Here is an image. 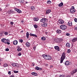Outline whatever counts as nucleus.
<instances>
[{
  "label": "nucleus",
  "instance_id": "f257e3e1",
  "mask_svg": "<svg viewBox=\"0 0 77 77\" xmlns=\"http://www.w3.org/2000/svg\"><path fill=\"white\" fill-rule=\"evenodd\" d=\"M65 59V52H63L61 57V60L60 63H62L63 62V60Z\"/></svg>",
  "mask_w": 77,
  "mask_h": 77
},
{
  "label": "nucleus",
  "instance_id": "f03ea898",
  "mask_svg": "<svg viewBox=\"0 0 77 77\" xmlns=\"http://www.w3.org/2000/svg\"><path fill=\"white\" fill-rule=\"evenodd\" d=\"M42 56L45 59H48V60H51V56H48L47 55L43 54L42 55Z\"/></svg>",
  "mask_w": 77,
  "mask_h": 77
},
{
  "label": "nucleus",
  "instance_id": "7ed1b4c3",
  "mask_svg": "<svg viewBox=\"0 0 77 77\" xmlns=\"http://www.w3.org/2000/svg\"><path fill=\"white\" fill-rule=\"evenodd\" d=\"M48 21V20L47 18H43L40 20V22L42 23H47Z\"/></svg>",
  "mask_w": 77,
  "mask_h": 77
},
{
  "label": "nucleus",
  "instance_id": "20e7f679",
  "mask_svg": "<svg viewBox=\"0 0 77 77\" xmlns=\"http://www.w3.org/2000/svg\"><path fill=\"white\" fill-rule=\"evenodd\" d=\"M66 26L65 25H62L60 26V28L62 30H66Z\"/></svg>",
  "mask_w": 77,
  "mask_h": 77
},
{
  "label": "nucleus",
  "instance_id": "39448f33",
  "mask_svg": "<svg viewBox=\"0 0 77 77\" xmlns=\"http://www.w3.org/2000/svg\"><path fill=\"white\" fill-rule=\"evenodd\" d=\"M70 12H71V13H74L75 12V10L74 8V7L72 6V8L70 9Z\"/></svg>",
  "mask_w": 77,
  "mask_h": 77
},
{
  "label": "nucleus",
  "instance_id": "423d86ee",
  "mask_svg": "<svg viewBox=\"0 0 77 77\" xmlns=\"http://www.w3.org/2000/svg\"><path fill=\"white\" fill-rule=\"evenodd\" d=\"M11 65L14 67H18V64L17 63H13L11 64Z\"/></svg>",
  "mask_w": 77,
  "mask_h": 77
},
{
  "label": "nucleus",
  "instance_id": "0eeeda50",
  "mask_svg": "<svg viewBox=\"0 0 77 77\" xmlns=\"http://www.w3.org/2000/svg\"><path fill=\"white\" fill-rule=\"evenodd\" d=\"M58 22L59 23V24H63V23H64V21H63V20L62 19H60L59 20Z\"/></svg>",
  "mask_w": 77,
  "mask_h": 77
},
{
  "label": "nucleus",
  "instance_id": "6e6552de",
  "mask_svg": "<svg viewBox=\"0 0 77 77\" xmlns=\"http://www.w3.org/2000/svg\"><path fill=\"white\" fill-rule=\"evenodd\" d=\"M51 12V10L48 9L46 11V14H49Z\"/></svg>",
  "mask_w": 77,
  "mask_h": 77
},
{
  "label": "nucleus",
  "instance_id": "1a4fd4ad",
  "mask_svg": "<svg viewBox=\"0 0 77 77\" xmlns=\"http://www.w3.org/2000/svg\"><path fill=\"white\" fill-rule=\"evenodd\" d=\"M54 48L57 51H60V49L59 48V47L58 46H55L54 47Z\"/></svg>",
  "mask_w": 77,
  "mask_h": 77
},
{
  "label": "nucleus",
  "instance_id": "9d476101",
  "mask_svg": "<svg viewBox=\"0 0 77 77\" xmlns=\"http://www.w3.org/2000/svg\"><path fill=\"white\" fill-rule=\"evenodd\" d=\"M65 65L68 66L70 64V63L68 61H66L65 62Z\"/></svg>",
  "mask_w": 77,
  "mask_h": 77
},
{
  "label": "nucleus",
  "instance_id": "9b49d317",
  "mask_svg": "<svg viewBox=\"0 0 77 77\" xmlns=\"http://www.w3.org/2000/svg\"><path fill=\"white\" fill-rule=\"evenodd\" d=\"M25 45L27 47H29L30 45V43H29V42H26Z\"/></svg>",
  "mask_w": 77,
  "mask_h": 77
},
{
  "label": "nucleus",
  "instance_id": "f8f14e48",
  "mask_svg": "<svg viewBox=\"0 0 77 77\" xmlns=\"http://www.w3.org/2000/svg\"><path fill=\"white\" fill-rule=\"evenodd\" d=\"M77 71V69H74L72 71V72L71 73L72 75L74 74H75L76 72Z\"/></svg>",
  "mask_w": 77,
  "mask_h": 77
},
{
  "label": "nucleus",
  "instance_id": "ddd939ff",
  "mask_svg": "<svg viewBox=\"0 0 77 77\" xmlns=\"http://www.w3.org/2000/svg\"><path fill=\"white\" fill-rule=\"evenodd\" d=\"M31 74L32 75H35V76H37V75H38V74L35 72H32L31 73Z\"/></svg>",
  "mask_w": 77,
  "mask_h": 77
},
{
  "label": "nucleus",
  "instance_id": "4468645a",
  "mask_svg": "<svg viewBox=\"0 0 77 77\" xmlns=\"http://www.w3.org/2000/svg\"><path fill=\"white\" fill-rule=\"evenodd\" d=\"M13 44L15 45H17L18 44V41L17 40H15L13 42Z\"/></svg>",
  "mask_w": 77,
  "mask_h": 77
},
{
  "label": "nucleus",
  "instance_id": "2eb2a0df",
  "mask_svg": "<svg viewBox=\"0 0 77 77\" xmlns=\"http://www.w3.org/2000/svg\"><path fill=\"white\" fill-rule=\"evenodd\" d=\"M56 32H57V33H58V34L61 33L62 32V31H61V30H60V29H57Z\"/></svg>",
  "mask_w": 77,
  "mask_h": 77
},
{
  "label": "nucleus",
  "instance_id": "dca6fc26",
  "mask_svg": "<svg viewBox=\"0 0 77 77\" xmlns=\"http://www.w3.org/2000/svg\"><path fill=\"white\" fill-rule=\"evenodd\" d=\"M1 41L3 42H4V43H5L6 41V39L5 38H2L1 39Z\"/></svg>",
  "mask_w": 77,
  "mask_h": 77
},
{
  "label": "nucleus",
  "instance_id": "f3484780",
  "mask_svg": "<svg viewBox=\"0 0 77 77\" xmlns=\"http://www.w3.org/2000/svg\"><path fill=\"white\" fill-rule=\"evenodd\" d=\"M77 41V38H74L72 40V42H75V41Z\"/></svg>",
  "mask_w": 77,
  "mask_h": 77
},
{
  "label": "nucleus",
  "instance_id": "a211bd4d",
  "mask_svg": "<svg viewBox=\"0 0 77 77\" xmlns=\"http://www.w3.org/2000/svg\"><path fill=\"white\" fill-rule=\"evenodd\" d=\"M47 23H43L42 24V26L43 27H47Z\"/></svg>",
  "mask_w": 77,
  "mask_h": 77
},
{
  "label": "nucleus",
  "instance_id": "6ab92c4d",
  "mask_svg": "<svg viewBox=\"0 0 77 77\" xmlns=\"http://www.w3.org/2000/svg\"><path fill=\"white\" fill-rule=\"evenodd\" d=\"M26 36L27 39L29 38V32H27L26 33Z\"/></svg>",
  "mask_w": 77,
  "mask_h": 77
},
{
  "label": "nucleus",
  "instance_id": "aec40b11",
  "mask_svg": "<svg viewBox=\"0 0 77 77\" xmlns=\"http://www.w3.org/2000/svg\"><path fill=\"white\" fill-rule=\"evenodd\" d=\"M68 25L69 26H72V22L69 21L67 23Z\"/></svg>",
  "mask_w": 77,
  "mask_h": 77
},
{
  "label": "nucleus",
  "instance_id": "412c9836",
  "mask_svg": "<svg viewBox=\"0 0 77 77\" xmlns=\"http://www.w3.org/2000/svg\"><path fill=\"white\" fill-rule=\"evenodd\" d=\"M66 47H70V44H69V43H67L66 44Z\"/></svg>",
  "mask_w": 77,
  "mask_h": 77
},
{
  "label": "nucleus",
  "instance_id": "4be33fe9",
  "mask_svg": "<svg viewBox=\"0 0 77 77\" xmlns=\"http://www.w3.org/2000/svg\"><path fill=\"white\" fill-rule=\"evenodd\" d=\"M31 9L32 11H34L35 9V7L32 6L31 7Z\"/></svg>",
  "mask_w": 77,
  "mask_h": 77
},
{
  "label": "nucleus",
  "instance_id": "5701e85b",
  "mask_svg": "<svg viewBox=\"0 0 77 77\" xmlns=\"http://www.w3.org/2000/svg\"><path fill=\"white\" fill-rule=\"evenodd\" d=\"M34 20L35 21H38L39 20V18L36 17H35L34 18Z\"/></svg>",
  "mask_w": 77,
  "mask_h": 77
},
{
  "label": "nucleus",
  "instance_id": "b1692460",
  "mask_svg": "<svg viewBox=\"0 0 77 77\" xmlns=\"http://www.w3.org/2000/svg\"><path fill=\"white\" fill-rule=\"evenodd\" d=\"M35 69H37V70H42V69L41 68H35Z\"/></svg>",
  "mask_w": 77,
  "mask_h": 77
},
{
  "label": "nucleus",
  "instance_id": "393cba45",
  "mask_svg": "<svg viewBox=\"0 0 77 77\" xmlns=\"http://www.w3.org/2000/svg\"><path fill=\"white\" fill-rule=\"evenodd\" d=\"M41 39L42 40V41H45L46 38L45 37H42L41 38Z\"/></svg>",
  "mask_w": 77,
  "mask_h": 77
},
{
  "label": "nucleus",
  "instance_id": "a878e982",
  "mask_svg": "<svg viewBox=\"0 0 77 77\" xmlns=\"http://www.w3.org/2000/svg\"><path fill=\"white\" fill-rule=\"evenodd\" d=\"M63 5V3L61 2L60 4H59V6H62Z\"/></svg>",
  "mask_w": 77,
  "mask_h": 77
},
{
  "label": "nucleus",
  "instance_id": "bb28decb",
  "mask_svg": "<svg viewBox=\"0 0 77 77\" xmlns=\"http://www.w3.org/2000/svg\"><path fill=\"white\" fill-rule=\"evenodd\" d=\"M47 3L48 4H51V2L50 0L47 1Z\"/></svg>",
  "mask_w": 77,
  "mask_h": 77
},
{
  "label": "nucleus",
  "instance_id": "cd10ccee",
  "mask_svg": "<svg viewBox=\"0 0 77 77\" xmlns=\"http://www.w3.org/2000/svg\"><path fill=\"white\" fill-rule=\"evenodd\" d=\"M17 12L18 13H19V14H20L21 13V12H22V11H21L20 10V9H18V10L17 11Z\"/></svg>",
  "mask_w": 77,
  "mask_h": 77
},
{
  "label": "nucleus",
  "instance_id": "c85d7f7f",
  "mask_svg": "<svg viewBox=\"0 0 77 77\" xmlns=\"http://www.w3.org/2000/svg\"><path fill=\"white\" fill-rule=\"evenodd\" d=\"M33 26L35 29H37L38 28V25L36 24H35L33 25Z\"/></svg>",
  "mask_w": 77,
  "mask_h": 77
},
{
  "label": "nucleus",
  "instance_id": "c756f323",
  "mask_svg": "<svg viewBox=\"0 0 77 77\" xmlns=\"http://www.w3.org/2000/svg\"><path fill=\"white\" fill-rule=\"evenodd\" d=\"M18 51H21L22 50V49L21 48H18L17 49Z\"/></svg>",
  "mask_w": 77,
  "mask_h": 77
},
{
  "label": "nucleus",
  "instance_id": "7c9ffc66",
  "mask_svg": "<svg viewBox=\"0 0 77 77\" xmlns=\"http://www.w3.org/2000/svg\"><path fill=\"white\" fill-rule=\"evenodd\" d=\"M13 12H14V11H12V10L9 11V13L10 14H13Z\"/></svg>",
  "mask_w": 77,
  "mask_h": 77
},
{
  "label": "nucleus",
  "instance_id": "2f4dec72",
  "mask_svg": "<svg viewBox=\"0 0 77 77\" xmlns=\"http://www.w3.org/2000/svg\"><path fill=\"white\" fill-rule=\"evenodd\" d=\"M14 9L15 11H17V12L18 9H19L17 8H15V7H14Z\"/></svg>",
  "mask_w": 77,
  "mask_h": 77
},
{
  "label": "nucleus",
  "instance_id": "473e14b6",
  "mask_svg": "<svg viewBox=\"0 0 77 77\" xmlns=\"http://www.w3.org/2000/svg\"><path fill=\"white\" fill-rule=\"evenodd\" d=\"M19 41L20 42L22 43V42H23V40L22 39H20L19 40Z\"/></svg>",
  "mask_w": 77,
  "mask_h": 77
},
{
  "label": "nucleus",
  "instance_id": "72a5a7b5",
  "mask_svg": "<svg viewBox=\"0 0 77 77\" xmlns=\"http://www.w3.org/2000/svg\"><path fill=\"white\" fill-rule=\"evenodd\" d=\"M67 53H71V50L70 49H68L67 51Z\"/></svg>",
  "mask_w": 77,
  "mask_h": 77
},
{
  "label": "nucleus",
  "instance_id": "f704fd0d",
  "mask_svg": "<svg viewBox=\"0 0 77 77\" xmlns=\"http://www.w3.org/2000/svg\"><path fill=\"white\" fill-rule=\"evenodd\" d=\"M5 35H8V32H5L4 33Z\"/></svg>",
  "mask_w": 77,
  "mask_h": 77
},
{
  "label": "nucleus",
  "instance_id": "c9c22d12",
  "mask_svg": "<svg viewBox=\"0 0 77 77\" xmlns=\"http://www.w3.org/2000/svg\"><path fill=\"white\" fill-rule=\"evenodd\" d=\"M59 41H60V42H61V41H63V38H60L59 39Z\"/></svg>",
  "mask_w": 77,
  "mask_h": 77
},
{
  "label": "nucleus",
  "instance_id": "e433bc0d",
  "mask_svg": "<svg viewBox=\"0 0 77 77\" xmlns=\"http://www.w3.org/2000/svg\"><path fill=\"white\" fill-rule=\"evenodd\" d=\"M3 66L4 67H6L8 66V64H5Z\"/></svg>",
  "mask_w": 77,
  "mask_h": 77
},
{
  "label": "nucleus",
  "instance_id": "4c0bfd02",
  "mask_svg": "<svg viewBox=\"0 0 77 77\" xmlns=\"http://www.w3.org/2000/svg\"><path fill=\"white\" fill-rule=\"evenodd\" d=\"M20 1L21 3H23L24 2V0H21Z\"/></svg>",
  "mask_w": 77,
  "mask_h": 77
},
{
  "label": "nucleus",
  "instance_id": "58836bf2",
  "mask_svg": "<svg viewBox=\"0 0 77 77\" xmlns=\"http://www.w3.org/2000/svg\"><path fill=\"white\" fill-rule=\"evenodd\" d=\"M65 77V75H60L59 77Z\"/></svg>",
  "mask_w": 77,
  "mask_h": 77
},
{
  "label": "nucleus",
  "instance_id": "ea45409f",
  "mask_svg": "<svg viewBox=\"0 0 77 77\" xmlns=\"http://www.w3.org/2000/svg\"><path fill=\"white\" fill-rule=\"evenodd\" d=\"M14 73H18V71H14Z\"/></svg>",
  "mask_w": 77,
  "mask_h": 77
},
{
  "label": "nucleus",
  "instance_id": "a19ab883",
  "mask_svg": "<svg viewBox=\"0 0 77 77\" xmlns=\"http://www.w3.org/2000/svg\"><path fill=\"white\" fill-rule=\"evenodd\" d=\"M33 34H32V33H30L29 34L30 36H33Z\"/></svg>",
  "mask_w": 77,
  "mask_h": 77
},
{
  "label": "nucleus",
  "instance_id": "79ce46f5",
  "mask_svg": "<svg viewBox=\"0 0 77 77\" xmlns=\"http://www.w3.org/2000/svg\"><path fill=\"white\" fill-rule=\"evenodd\" d=\"M6 42H10V40H9V39H6Z\"/></svg>",
  "mask_w": 77,
  "mask_h": 77
},
{
  "label": "nucleus",
  "instance_id": "37998d69",
  "mask_svg": "<svg viewBox=\"0 0 77 77\" xmlns=\"http://www.w3.org/2000/svg\"><path fill=\"white\" fill-rule=\"evenodd\" d=\"M5 51H9V49L8 48H7L5 49Z\"/></svg>",
  "mask_w": 77,
  "mask_h": 77
},
{
  "label": "nucleus",
  "instance_id": "c03bdc74",
  "mask_svg": "<svg viewBox=\"0 0 77 77\" xmlns=\"http://www.w3.org/2000/svg\"><path fill=\"white\" fill-rule=\"evenodd\" d=\"M8 73V74H9V75H11V72L10 71H9Z\"/></svg>",
  "mask_w": 77,
  "mask_h": 77
},
{
  "label": "nucleus",
  "instance_id": "a18cd8bd",
  "mask_svg": "<svg viewBox=\"0 0 77 77\" xmlns=\"http://www.w3.org/2000/svg\"><path fill=\"white\" fill-rule=\"evenodd\" d=\"M33 36H34V37H36V38L38 37V36H37L36 35L34 34L33 35Z\"/></svg>",
  "mask_w": 77,
  "mask_h": 77
},
{
  "label": "nucleus",
  "instance_id": "49530a36",
  "mask_svg": "<svg viewBox=\"0 0 77 77\" xmlns=\"http://www.w3.org/2000/svg\"><path fill=\"white\" fill-rule=\"evenodd\" d=\"M5 44H7L8 45H9L10 44V42H6Z\"/></svg>",
  "mask_w": 77,
  "mask_h": 77
},
{
  "label": "nucleus",
  "instance_id": "de8ad7c7",
  "mask_svg": "<svg viewBox=\"0 0 77 77\" xmlns=\"http://www.w3.org/2000/svg\"><path fill=\"white\" fill-rule=\"evenodd\" d=\"M18 56H21V53H19Z\"/></svg>",
  "mask_w": 77,
  "mask_h": 77
},
{
  "label": "nucleus",
  "instance_id": "09e8293b",
  "mask_svg": "<svg viewBox=\"0 0 77 77\" xmlns=\"http://www.w3.org/2000/svg\"><path fill=\"white\" fill-rule=\"evenodd\" d=\"M74 21L75 22H77V18H75L74 19Z\"/></svg>",
  "mask_w": 77,
  "mask_h": 77
},
{
  "label": "nucleus",
  "instance_id": "8fccbe9b",
  "mask_svg": "<svg viewBox=\"0 0 77 77\" xmlns=\"http://www.w3.org/2000/svg\"><path fill=\"white\" fill-rule=\"evenodd\" d=\"M13 24H14V23H13V22H10V24H11V25H13Z\"/></svg>",
  "mask_w": 77,
  "mask_h": 77
},
{
  "label": "nucleus",
  "instance_id": "3c124183",
  "mask_svg": "<svg viewBox=\"0 0 77 77\" xmlns=\"http://www.w3.org/2000/svg\"><path fill=\"white\" fill-rule=\"evenodd\" d=\"M66 35L67 36H69L70 35V34L69 33H67L66 34Z\"/></svg>",
  "mask_w": 77,
  "mask_h": 77
},
{
  "label": "nucleus",
  "instance_id": "603ef678",
  "mask_svg": "<svg viewBox=\"0 0 77 77\" xmlns=\"http://www.w3.org/2000/svg\"><path fill=\"white\" fill-rule=\"evenodd\" d=\"M32 66H35V63H32Z\"/></svg>",
  "mask_w": 77,
  "mask_h": 77
},
{
  "label": "nucleus",
  "instance_id": "864d4df0",
  "mask_svg": "<svg viewBox=\"0 0 77 77\" xmlns=\"http://www.w3.org/2000/svg\"><path fill=\"white\" fill-rule=\"evenodd\" d=\"M33 49L34 50H36V47L34 46V47H33Z\"/></svg>",
  "mask_w": 77,
  "mask_h": 77
},
{
  "label": "nucleus",
  "instance_id": "5fc2aeb1",
  "mask_svg": "<svg viewBox=\"0 0 77 77\" xmlns=\"http://www.w3.org/2000/svg\"><path fill=\"white\" fill-rule=\"evenodd\" d=\"M75 30H77V26H76L75 27Z\"/></svg>",
  "mask_w": 77,
  "mask_h": 77
},
{
  "label": "nucleus",
  "instance_id": "6e6d98bb",
  "mask_svg": "<svg viewBox=\"0 0 77 77\" xmlns=\"http://www.w3.org/2000/svg\"><path fill=\"white\" fill-rule=\"evenodd\" d=\"M10 77H15V76H14V75H11L10 76Z\"/></svg>",
  "mask_w": 77,
  "mask_h": 77
},
{
  "label": "nucleus",
  "instance_id": "4d7b16f0",
  "mask_svg": "<svg viewBox=\"0 0 77 77\" xmlns=\"http://www.w3.org/2000/svg\"><path fill=\"white\" fill-rule=\"evenodd\" d=\"M53 66L52 65H51L50 66V68H53Z\"/></svg>",
  "mask_w": 77,
  "mask_h": 77
},
{
  "label": "nucleus",
  "instance_id": "13d9d810",
  "mask_svg": "<svg viewBox=\"0 0 77 77\" xmlns=\"http://www.w3.org/2000/svg\"><path fill=\"white\" fill-rule=\"evenodd\" d=\"M46 66H48V64H46Z\"/></svg>",
  "mask_w": 77,
  "mask_h": 77
},
{
  "label": "nucleus",
  "instance_id": "bf43d9fd",
  "mask_svg": "<svg viewBox=\"0 0 77 77\" xmlns=\"http://www.w3.org/2000/svg\"><path fill=\"white\" fill-rule=\"evenodd\" d=\"M2 11V9H1V8H0V11Z\"/></svg>",
  "mask_w": 77,
  "mask_h": 77
},
{
  "label": "nucleus",
  "instance_id": "052dcab7",
  "mask_svg": "<svg viewBox=\"0 0 77 77\" xmlns=\"http://www.w3.org/2000/svg\"><path fill=\"white\" fill-rule=\"evenodd\" d=\"M35 68H38V66H36Z\"/></svg>",
  "mask_w": 77,
  "mask_h": 77
},
{
  "label": "nucleus",
  "instance_id": "680f3d73",
  "mask_svg": "<svg viewBox=\"0 0 77 77\" xmlns=\"http://www.w3.org/2000/svg\"><path fill=\"white\" fill-rule=\"evenodd\" d=\"M26 3H27V2H26Z\"/></svg>",
  "mask_w": 77,
  "mask_h": 77
},
{
  "label": "nucleus",
  "instance_id": "e2e57ef3",
  "mask_svg": "<svg viewBox=\"0 0 77 77\" xmlns=\"http://www.w3.org/2000/svg\"><path fill=\"white\" fill-rule=\"evenodd\" d=\"M22 23H23V21H21Z\"/></svg>",
  "mask_w": 77,
  "mask_h": 77
},
{
  "label": "nucleus",
  "instance_id": "0e129e2a",
  "mask_svg": "<svg viewBox=\"0 0 77 77\" xmlns=\"http://www.w3.org/2000/svg\"><path fill=\"white\" fill-rule=\"evenodd\" d=\"M56 42H57V41H56Z\"/></svg>",
  "mask_w": 77,
  "mask_h": 77
},
{
  "label": "nucleus",
  "instance_id": "69168bd1",
  "mask_svg": "<svg viewBox=\"0 0 77 77\" xmlns=\"http://www.w3.org/2000/svg\"><path fill=\"white\" fill-rule=\"evenodd\" d=\"M1 61V60L0 59V62Z\"/></svg>",
  "mask_w": 77,
  "mask_h": 77
},
{
  "label": "nucleus",
  "instance_id": "338daca9",
  "mask_svg": "<svg viewBox=\"0 0 77 77\" xmlns=\"http://www.w3.org/2000/svg\"><path fill=\"white\" fill-rule=\"evenodd\" d=\"M1 64V63H0V65Z\"/></svg>",
  "mask_w": 77,
  "mask_h": 77
},
{
  "label": "nucleus",
  "instance_id": "774afa93",
  "mask_svg": "<svg viewBox=\"0 0 77 77\" xmlns=\"http://www.w3.org/2000/svg\"><path fill=\"white\" fill-rule=\"evenodd\" d=\"M20 48V47H19V48Z\"/></svg>",
  "mask_w": 77,
  "mask_h": 77
}]
</instances>
